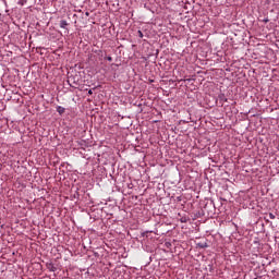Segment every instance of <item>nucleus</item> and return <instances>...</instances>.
I'll return each mask as SVG.
<instances>
[{
	"label": "nucleus",
	"mask_w": 279,
	"mask_h": 279,
	"mask_svg": "<svg viewBox=\"0 0 279 279\" xmlns=\"http://www.w3.org/2000/svg\"><path fill=\"white\" fill-rule=\"evenodd\" d=\"M88 95H93V89H89V90H88Z\"/></svg>",
	"instance_id": "obj_12"
},
{
	"label": "nucleus",
	"mask_w": 279,
	"mask_h": 279,
	"mask_svg": "<svg viewBox=\"0 0 279 279\" xmlns=\"http://www.w3.org/2000/svg\"><path fill=\"white\" fill-rule=\"evenodd\" d=\"M269 20H265V23H267Z\"/></svg>",
	"instance_id": "obj_15"
},
{
	"label": "nucleus",
	"mask_w": 279,
	"mask_h": 279,
	"mask_svg": "<svg viewBox=\"0 0 279 279\" xmlns=\"http://www.w3.org/2000/svg\"><path fill=\"white\" fill-rule=\"evenodd\" d=\"M23 1H24V0H20V1H19V4H20V5H23Z\"/></svg>",
	"instance_id": "obj_11"
},
{
	"label": "nucleus",
	"mask_w": 279,
	"mask_h": 279,
	"mask_svg": "<svg viewBox=\"0 0 279 279\" xmlns=\"http://www.w3.org/2000/svg\"><path fill=\"white\" fill-rule=\"evenodd\" d=\"M65 110H66V109H64V107H62V106H58V107H57V112H58L59 114H64Z\"/></svg>",
	"instance_id": "obj_4"
},
{
	"label": "nucleus",
	"mask_w": 279,
	"mask_h": 279,
	"mask_svg": "<svg viewBox=\"0 0 279 279\" xmlns=\"http://www.w3.org/2000/svg\"><path fill=\"white\" fill-rule=\"evenodd\" d=\"M218 99H219L220 101H222V104H226V101H228V98H226V94H220V95L218 96Z\"/></svg>",
	"instance_id": "obj_3"
},
{
	"label": "nucleus",
	"mask_w": 279,
	"mask_h": 279,
	"mask_svg": "<svg viewBox=\"0 0 279 279\" xmlns=\"http://www.w3.org/2000/svg\"><path fill=\"white\" fill-rule=\"evenodd\" d=\"M68 84L71 86V88H77V86H80V76L70 75L68 77Z\"/></svg>",
	"instance_id": "obj_1"
},
{
	"label": "nucleus",
	"mask_w": 279,
	"mask_h": 279,
	"mask_svg": "<svg viewBox=\"0 0 279 279\" xmlns=\"http://www.w3.org/2000/svg\"><path fill=\"white\" fill-rule=\"evenodd\" d=\"M47 267H48L49 271H57L58 270V268L56 266H53L52 263L47 264Z\"/></svg>",
	"instance_id": "obj_5"
},
{
	"label": "nucleus",
	"mask_w": 279,
	"mask_h": 279,
	"mask_svg": "<svg viewBox=\"0 0 279 279\" xmlns=\"http://www.w3.org/2000/svg\"><path fill=\"white\" fill-rule=\"evenodd\" d=\"M137 36H138V38H143V32L142 31H137Z\"/></svg>",
	"instance_id": "obj_6"
},
{
	"label": "nucleus",
	"mask_w": 279,
	"mask_h": 279,
	"mask_svg": "<svg viewBox=\"0 0 279 279\" xmlns=\"http://www.w3.org/2000/svg\"><path fill=\"white\" fill-rule=\"evenodd\" d=\"M199 247H208V245L205 243V244H198Z\"/></svg>",
	"instance_id": "obj_8"
},
{
	"label": "nucleus",
	"mask_w": 279,
	"mask_h": 279,
	"mask_svg": "<svg viewBox=\"0 0 279 279\" xmlns=\"http://www.w3.org/2000/svg\"><path fill=\"white\" fill-rule=\"evenodd\" d=\"M60 27L62 29H69V28H66V27H69V22H66V20H61L60 21Z\"/></svg>",
	"instance_id": "obj_2"
},
{
	"label": "nucleus",
	"mask_w": 279,
	"mask_h": 279,
	"mask_svg": "<svg viewBox=\"0 0 279 279\" xmlns=\"http://www.w3.org/2000/svg\"><path fill=\"white\" fill-rule=\"evenodd\" d=\"M108 62H112V57H107Z\"/></svg>",
	"instance_id": "obj_9"
},
{
	"label": "nucleus",
	"mask_w": 279,
	"mask_h": 279,
	"mask_svg": "<svg viewBox=\"0 0 279 279\" xmlns=\"http://www.w3.org/2000/svg\"><path fill=\"white\" fill-rule=\"evenodd\" d=\"M85 15H86V16H89V15H90V13L86 12V13H85Z\"/></svg>",
	"instance_id": "obj_14"
},
{
	"label": "nucleus",
	"mask_w": 279,
	"mask_h": 279,
	"mask_svg": "<svg viewBox=\"0 0 279 279\" xmlns=\"http://www.w3.org/2000/svg\"><path fill=\"white\" fill-rule=\"evenodd\" d=\"M149 231H146V232H144V233H142V236H145V234H147Z\"/></svg>",
	"instance_id": "obj_13"
},
{
	"label": "nucleus",
	"mask_w": 279,
	"mask_h": 279,
	"mask_svg": "<svg viewBox=\"0 0 279 279\" xmlns=\"http://www.w3.org/2000/svg\"><path fill=\"white\" fill-rule=\"evenodd\" d=\"M181 222H182V223H186V218H182V219H181Z\"/></svg>",
	"instance_id": "obj_10"
},
{
	"label": "nucleus",
	"mask_w": 279,
	"mask_h": 279,
	"mask_svg": "<svg viewBox=\"0 0 279 279\" xmlns=\"http://www.w3.org/2000/svg\"><path fill=\"white\" fill-rule=\"evenodd\" d=\"M269 217H270V219H276V215H274V214H269Z\"/></svg>",
	"instance_id": "obj_7"
}]
</instances>
